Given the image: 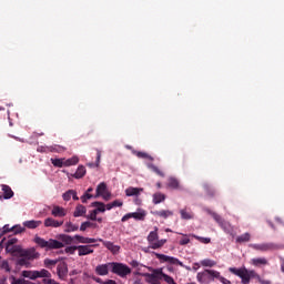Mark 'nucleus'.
<instances>
[{"instance_id": "nucleus-1", "label": "nucleus", "mask_w": 284, "mask_h": 284, "mask_svg": "<svg viewBox=\"0 0 284 284\" xmlns=\"http://www.w3.org/2000/svg\"><path fill=\"white\" fill-rule=\"evenodd\" d=\"M229 272H231V274H234L235 276H239L242 284H250V281H252V278H256V281H258L261 284H272V282L261 278V275H258L256 271L247 270L245 266L240 268L230 267Z\"/></svg>"}, {"instance_id": "nucleus-2", "label": "nucleus", "mask_w": 284, "mask_h": 284, "mask_svg": "<svg viewBox=\"0 0 284 284\" xmlns=\"http://www.w3.org/2000/svg\"><path fill=\"white\" fill-rule=\"evenodd\" d=\"M215 278L222 284H232L230 280L221 276V272L219 271L206 268L203 272H199L196 275V280L199 283H210V281H214Z\"/></svg>"}, {"instance_id": "nucleus-3", "label": "nucleus", "mask_w": 284, "mask_h": 284, "mask_svg": "<svg viewBox=\"0 0 284 284\" xmlns=\"http://www.w3.org/2000/svg\"><path fill=\"white\" fill-rule=\"evenodd\" d=\"M204 212H206V214H209L210 216H212V219H214V221L217 223V225H220V227L223 230V232H225V234H230L231 236H234V226H232L230 222L224 221L223 217L219 215V213L210 209H205Z\"/></svg>"}, {"instance_id": "nucleus-4", "label": "nucleus", "mask_w": 284, "mask_h": 284, "mask_svg": "<svg viewBox=\"0 0 284 284\" xmlns=\"http://www.w3.org/2000/svg\"><path fill=\"white\" fill-rule=\"evenodd\" d=\"M150 250H161L165 243L166 239L159 240V227L155 226L154 231H151L146 237Z\"/></svg>"}, {"instance_id": "nucleus-5", "label": "nucleus", "mask_w": 284, "mask_h": 284, "mask_svg": "<svg viewBox=\"0 0 284 284\" xmlns=\"http://www.w3.org/2000/svg\"><path fill=\"white\" fill-rule=\"evenodd\" d=\"M149 272L152 273H141V272H135L136 276H144L146 283L149 284H160L161 282V274H163V268H152L148 267Z\"/></svg>"}, {"instance_id": "nucleus-6", "label": "nucleus", "mask_w": 284, "mask_h": 284, "mask_svg": "<svg viewBox=\"0 0 284 284\" xmlns=\"http://www.w3.org/2000/svg\"><path fill=\"white\" fill-rule=\"evenodd\" d=\"M33 241L39 247H47V250H61L64 247L63 243L58 240L50 239L45 241L43 237L36 236Z\"/></svg>"}, {"instance_id": "nucleus-7", "label": "nucleus", "mask_w": 284, "mask_h": 284, "mask_svg": "<svg viewBox=\"0 0 284 284\" xmlns=\"http://www.w3.org/2000/svg\"><path fill=\"white\" fill-rule=\"evenodd\" d=\"M110 270L112 274H116L121 278H125L128 274H132V268H130V266L119 262H111Z\"/></svg>"}, {"instance_id": "nucleus-8", "label": "nucleus", "mask_w": 284, "mask_h": 284, "mask_svg": "<svg viewBox=\"0 0 284 284\" xmlns=\"http://www.w3.org/2000/svg\"><path fill=\"white\" fill-rule=\"evenodd\" d=\"M20 258H27L29 261H37V258H40L41 253L37 252V248L30 247V248H23L20 247V253L18 255Z\"/></svg>"}, {"instance_id": "nucleus-9", "label": "nucleus", "mask_w": 284, "mask_h": 284, "mask_svg": "<svg viewBox=\"0 0 284 284\" xmlns=\"http://www.w3.org/2000/svg\"><path fill=\"white\" fill-rule=\"evenodd\" d=\"M91 207H95L93 211H90V214L87 215L89 221H97V215L99 212H105V204L103 202H93L91 203Z\"/></svg>"}, {"instance_id": "nucleus-10", "label": "nucleus", "mask_w": 284, "mask_h": 284, "mask_svg": "<svg viewBox=\"0 0 284 284\" xmlns=\"http://www.w3.org/2000/svg\"><path fill=\"white\" fill-rule=\"evenodd\" d=\"M145 216H148V213L144 210H140L139 212L126 213L121 219V222L125 223V221H130V219H134L135 221H145Z\"/></svg>"}, {"instance_id": "nucleus-11", "label": "nucleus", "mask_w": 284, "mask_h": 284, "mask_svg": "<svg viewBox=\"0 0 284 284\" xmlns=\"http://www.w3.org/2000/svg\"><path fill=\"white\" fill-rule=\"evenodd\" d=\"M251 247L257 252H274V250H278V245L274 243L253 244Z\"/></svg>"}, {"instance_id": "nucleus-12", "label": "nucleus", "mask_w": 284, "mask_h": 284, "mask_svg": "<svg viewBox=\"0 0 284 284\" xmlns=\"http://www.w3.org/2000/svg\"><path fill=\"white\" fill-rule=\"evenodd\" d=\"M99 247V244H87L78 246V256H88L89 254H94V248Z\"/></svg>"}, {"instance_id": "nucleus-13", "label": "nucleus", "mask_w": 284, "mask_h": 284, "mask_svg": "<svg viewBox=\"0 0 284 284\" xmlns=\"http://www.w3.org/2000/svg\"><path fill=\"white\" fill-rule=\"evenodd\" d=\"M57 274L61 281H65L68 278V263L60 262L57 266Z\"/></svg>"}, {"instance_id": "nucleus-14", "label": "nucleus", "mask_w": 284, "mask_h": 284, "mask_svg": "<svg viewBox=\"0 0 284 284\" xmlns=\"http://www.w3.org/2000/svg\"><path fill=\"white\" fill-rule=\"evenodd\" d=\"M110 265H112V262L98 265L95 267V274H98V276H108V274H110Z\"/></svg>"}, {"instance_id": "nucleus-15", "label": "nucleus", "mask_w": 284, "mask_h": 284, "mask_svg": "<svg viewBox=\"0 0 284 284\" xmlns=\"http://www.w3.org/2000/svg\"><path fill=\"white\" fill-rule=\"evenodd\" d=\"M156 258H159V261H161V263H170L171 265H176L179 263V258L176 257H172V256H168L165 254H161V253H154Z\"/></svg>"}, {"instance_id": "nucleus-16", "label": "nucleus", "mask_w": 284, "mask_h": 284, "mask_svg": "<svg viewBox=\"0 0 284 284\" xmlns=\"http://www.w3.org/2000/svg\"><path fill=\"white\" fill-rule=\"evenodd\" d=\"M98 241L102 243L106 247V250L110 251L111 254H116L121 250V246L114 245V243L110 241H105L103 239H99Z\"/></svg>"}, {"instance_id": "nucleus-17", "label": "nucleus", "mask_w": 284, "mask_h": 284, "mask_svg": "<svg viewBox=\"0 0 284 284\" xmlns=\"http://www.w3.org/2000/svg\"><path fill=\"white\" fill-rule=\"evenodd\" d=\"M151 214L153 216H159V219H170L171 216H174V211L170 210H160V211H151Z\"/></svg>"}, {"instance_id": "nucleus-18", "label": "nucleus", "mask_w": 284, "mask_h": 284, "mask_svg": "<svg viewBox=\"0 0 284 284\" xmlns=\"http://www.w3.org/2000/svg\"><path fill=\"white\" fill-rule=\"evenodd\" d=\"M105 190H108V185L105 184V182L100 183L97 186V193L94 195V199H99V196H103V199L108 201L110 199V195H103L105 194Z\"/></svg>"}, {"instance_id": "nucleus-19", "label": "nucleus", "mask_w": 284, "mask_h": 284, "mask_svg": "<svg viewBox=\"0 0 284 284\" xmlns=\"http://www.w3.org/2000/svg\"><path fill=\"white\" fill-rule=\"evenodd\" d=\"M180 215H181L182 221L194 220V212H192V209H190L187 206L180 210Z\"/></svg>"}, {"instance_id": "nucleus-20", "label": "nucleus", "mask_w": 284, "mask_h": 284, "mask_svg": "<svg viewBox=\"0 0 284 284\" xmlns=\"http://www.w3.org/2000/svg\"><path fill=\"white\" fill-rule=\"evenodd\" d=\"M52 216H54L55 219H63V216H67L68 211L59 205H54L52 211H51Z\"/></svg>"}, {"instance_id": "nucleus-21", "label": "nucleus", "mask_w": 284, "mask_h": 284, "mask_svg": "<svg viewBox=\"0 0 284 284\" xmlns=\"http://www.w3.org/2000/svg\"><path fill=\"white\" fill-rule=\"evenodd\" d=\"M251 265L254 267H265V265H270V262L265 257H254L251 260Z\"/></svg>"}, {"instance_id": "nucleus-22", "label": "nucleus", "mask_w": 284, "mask_h": 284, "mask_svg": "<svg viewBox=\"0 0 284 284\" xmlns=\"http://www.w3.org/2000/svg\"><path fill=\"white\" fill-rule=\"evenodd\" d=\"M63 221L54 220L53 217H47L44 220V227H61Z\"/></svg>"}, {"instance_id": "nucleus-23", "label": "nucleus", "mask_w": 284, "mask_h": 284, "mask_svg": "<svg viewBox=\"0 0 284 284\" xmlns=\"http://www.w3.org/2000/svg\"><path fill=\"white\" fill-rule=\"evenodd\" d=\"M43 222L40 220H29L23 222V226L27 227L28 230H37V227H40Z\"/></svg>"}, {"instance_id": "nucleus-24", "label": "nucleus", "mask_w": 284, "mask_h": 284, "mask_svg": "<svg viewBox=\"0 0 284 284\" xmlns=\"http://www.w3.org/2000/svg\"><path fill=\"white\" fill-rule=\"evenodd\" d=\"M20 250H21V245H12V244L6 245V252L8 254H12L13 256H19Z\"/></svg>"}, {"instance_id": "nucleus-25", "label": "nucleus", "mask_w": 284, "mask_h": 284, "mask_svg": "<svg viewBox=\"0 0 284 284\" xmlns=\"http://www.w3.org/2000/svg\"><path fill=\"white\" fill-rule=\"evenodd\" d=\"M87 212H88V209L83 206V204H78L73 212V216L74 219H79V216H85Z\"/></svg>"}, {"instance_id": "nucleus-26", "label": "nucleus", "mask_w": 284, "mask_h": 284, "mask_svg": "<svg viewBox=\"0 0 284 284\" xmlns=\"http://www.w3.org/2000/svg\"><path fill=\"white\" fill-rule=\"evenodd\" d=\"M1 187L3 192V199H12V196H14V192L10 186H8L7 184H2Z\"/></svg>"}, {"instance_id": "nucleus-27", "label": "nucleus", "mask_w": 284, "mask_h": 284, "mask_svg": "<svg viewBox=\"0 0 284 284\" xmlns=\"http://www.w3.org/2000/svg\"><path fill=\"white\" fill-rule=\"evenodd\" d=\"M141 192H143V189L132 187V186H130L125 190V194L128 196H139V194H141Z\"/></svg>"}, {"instance_id": "nucleus-28", "label": "nucleus", "mask_w": 284, "mask_h": 284, "mask_svg": "<svg viewBox=\"0 0 284 284\" xmlns=\"http://www.w3.org/2000/svg\"><path fill=\"white\" fill-rule=\"evenodd\" d=\"M85 166L79 165L75 173L73 174V179H83L85 176Z\"/></svg>"}, {"instance_id": "nucleus-29", "label": "nucleus", "mask_w": 284, "mask_h": 284, "mask_svg": "<svg viewBox=\"0 0 284 284\" xmlns=\"http://www.w3.org/2000/svg\"><path fill=\"white\" fill-rule=\"evenodd\" d=\"M89 227H93V230H97V227H99V225L97 223L90 222V221L83 222L80 225V232H85V230H88Z\"/></svg>"}, {"instance_id": "nucleus-30", "label": "nucleus", "mask_w": 284, "mask_h": 284, "mask_svg": "<svg viewBox=\"0 0 284 284\" xmlns=\"http://www.w3.org/2000/svg\"><path fill=\"white\" fill-rule=\"evenodd\" d=\"M165 201V194L161 192H156L153 194V203L154 205H159V203H163Z\"/></svg>"}, {"instance_id": "nucleus-31", "label": "nucleus", "mask_w": 284, "mask_h": 284, "mask_svg": "<svg viewBox=\"0 0 284 284\" xmlns=\"http://www.w3.org/2000/svg\"><path fill=\"white\" fill-rule=\"evenodd\" d=\"M64 232H67L68 234H70V232H78L79 231V225L77 224H72V222H67L64 224Z\"/></svg>"}, {"instance_id": "nucleus-32", "label": "nucleus", "mask_w": 284, "mask_h": 284, "mask_svg": "<svg viewBox=\"0 0 284 284\" xmlns=\"http://www.w3.org/2000/svg\"><path fill=\"white\" fill-rule=\"evenodd\" d=\"M252 235L250 233H244L236 237V243H250Z\"/></svg>"}, {"instance_id": "nucleus-33", "label": "nucleus", "mask_w": 284, "mask_h": 284, "mask_svg": "<svg viewBox=\"0 0 284 284\" xmlns=\"http://www.w3.org/2000/svg\"><path fill=\"white\" fill-rule=\"evenodd\" d=\"M60 241H62V243H65V245H72V243H74V236H70V235H65L62 234L60 235Z\"/></svg>"}, {"instance_id": "nucleus-34", "label": "nucleus", "mask_w": 284, "mask_h": 284, "mask_svg": "<svg viewBox=\"0 0 284 284\" xmlns=\"http://www.w3.org/2000/svg\"><path fill=\"white\" fill-rule=\"evenodd\" d=\"M168 187H171V190H179V180H176V178H170Z\"/></svg>"}, {"instance_id": "nucleus-35", "label": "nucleus", "mask_w": 284, "mask_h": 284, "mask_svg": "<svg viewBox=\"0 0 284 284\" xmlns=\"http://www.w3.org/2000/svg\"><path fill=\"white\" fill-rule=\"evenodd\" d=\"M149 170H152V172H154L155 174H158V176H165V173H163V171H161V169H159L156 165L150 163L148 164Z\"/></svg>"}, {"instance_id": "nucleus-36", "label": "nucleus", "mask_w": 284, "mask_h": 284, "mask_svg": "<svg viewBox=\"0 0 284 284\" xmlns=\"http://www.w3.org/2000/svg\"><path fill=\"white\" fill-rule=\"evenodd\" d=\"M200 263L202 267H214L216 265V262L210 258L202 260Z\"/></svg>"}, {"instance_id": "nucleus-37", "label": "nucleus", "mask_w": 284, "mask_h": 284, "mask_svg": "<svg viewBox=\"0 0 284 284\" xmlns=\"http://www.w3.org/2000/svg\"><path fill=\"white\" fill-rule=\"evenodd\" d=\"M23 276L31 278V281H36V278H39V271L24 272Z\"/></svg>"}, {"instance_id": "nucleus-38", "label": "nucleus", "mask_w": 284, "mask_h": 284, "mask_svg": "<svg viewBox=\"0 0 284 284\" xmlns=\"http://www.w3.org/2000/svg\"><path fill=\"white\" fill-rule=\"evenodd\" d=\"M39 278H52V273L50 271L42 268L41 271H38Z\"/></svg>"}, {"instance_id": "nucleus-39", "label": "nucleus", "mask_w": 284, "mask_h": 284, "mask_svg": "<svg viewBox=\"0 0 284 284\" xmlns=\"http://www.w3.org/2000/svg\"><path fill=\"white\" fill-rule=\"evenodd\" d=\"M57 263H59V260L45 258L44 260V267H47L48 270H52V267H54L57 265Z\"/></svg>"}, {"instance_id": "nucleus-40", "label": "nucleus", "mask_w": 284, "mask_h": 284, "mask_svg": "<svg viewBox=\"0 0 284 284\" xmlns=\"http://www.w3.org/2000/svg\"><path fill=\"white\" fill-rule=\"evenodd\" d=\"M192 239H195L200 243H203L204 245H207L209 243H212V240L210 237H201L199 235L191 234Z\"/></svg>"}, {"instance_id": "nucleus-41", "label": "nucleus", "mask_w": 284, "mask_h": 284, "mask_svg": "<svg viewBox=\"0 0 284 284\" xmlns=\"http://www.w3.org/2000/svg\"><path fill=\"white\" fill-rule=\"evenodd\" d=\"M101 163V151L100 150H97V160H95V163H89V168H99Z\"/></svg>"}, {"instance_id": "nucleus-42", "label": "nucleus", "mask_w": 284, "mask_h": 284, "mask_svg": "<svg viewBox=\"0 0 284 284\" xmlns=\"http://www.w3.org/2000/svg\"><path fill=\"white\" fill-rule=\"evenodd\" d=\"M77 163H79V159L73 156L64 161V166L70 168V165H77Z\"/></svg>"}, {"instance_id": "nucleus-43", "label": "nucleus", "mask_w": 284, "mask_h": 284, "mask_svg": "<svg viewBox=\"0 0 284 284\" xmlns=\"http://www.w3.org/2000/svg\"><path fill=\"white\" fill-rule=\"evenodd\" d=\"M162 278L165 281V283L168 284H178L176 282H174V278L165 273H163L162 271V274H161V281Z\"/></svg>"}, {"instance_id": "nucleus-44", "label": "nucleus", "mask_w": 284, "mask_h": 284, "mask_svg": "<svg viewBox=\"0 0 284 284\" xmlns=\"http://www.w3.org/2000/svg\"><path fill=\"white\" fill-rule=\"evenodd\" d=\"M49 152H59V153L65 152V148L59 144H55V145L49 146Z\"/></svg>"}, {"instance_id": "nucleus-45", "label": "nucleus", "mask_w": 284, "mask_h": 284, "mask_svg": "<svg viewBox=\"0 0 284 284\" xmlns=\"http://www.w3.org/2000/svg\"><path fill=\"white\" fill-rule=\"evenodd\" d=\"M51 163L54 168H63V165H65V161L61 159H51Z\"/></svg>"}, {"instance_id": "nucleus-46", "label": "nucleus", "mask_w": 284, "mask_h": 284, "mask_svg": "<svg viewBox=\"0 0 284 284\" xmlns=\"http://www.w3.org/2000/svg\"><path fill=\"white\" fill-rule=\"evenodd\" d=\"M136 156L139 159H149V161H154V158H152L150 154L145 153V152H136Z\"/></svg>"}, {"instance_id": "nucleus-47", "label": "nucleus", "mask_w": 284, "mask_h": 284, "mask_svg": "<svg viewBox=\"0 0 284 284\" xmlns=\"http://www.w3.org/2000/svg\"><path fill=\"white\" fill-rule=\"evenodd\" d=\"M204 190H205L207 196H215L216 195V191L214 189H211V186L207 185V184L204 185Z\"/></svg>"}, {"instance_id": "nucleus-48", "label": "nucleus", "mask_w": 284, "mask_h": 284, "mask_svg": "<svg viewBox=\"0 0 284 284\" xmlns=\"http://www.w3.org/2000/svg\"><path fill=\"white\" fill-rule=\"evenodd\" d=\"M11 284H26V280L14 277V275H11L10 277Z\"/></svg>"}, {"instance_id": "nucleus-49", "label": "nucleus", "mask_w": 284, "mask_h": 284, "mask_svg": "<svg viewBox=\"0 0 284 284\" xmlns=\"http://www.w3.org/2000/svg\"><path fill=\"white\" fill-rule=\"evenodd\" d=\"M11 230H13V234H21L22 232H26V229L22 227L21 225H16L11 227Z\"/></svg>"}, {"instance_id": "nucleus-50", "label": "nucleus", "mask_w": 284, "mask_h": 284, "mask_svg": "<svg viewBox=\"0 0 284 284\" xmlns=\"http://www.w3.org/2000/svg\"><path fill=\"white\" fill-rule=\"evenodd\" d=\"M73 192H74V190H69L65 193H63V195H62L63 201H70V199H72Z\"/></svg>"}, {"instance_id": "nucleus-51", "label": "nucleus", "mask_w": 284, "mask_h": 284, "mask_svg": "<svg viewBox=\"0 0 284 284\" xmlns=\"http://www.w3.org/2000/svg\"><path fill=\"white\" fill-rule=\"evenodd\" d=\"M182 236H184L182 240H180V245H187L190 243V237L187 236H192V234L187 235V234H182Z\"/></svg>"}, {"instance_id": "nucleus-52", "label": "nucleus", "mask_w": 284, "mask_h": 284, "mask_svg": "<svg viewBox=\"0 0 284 284\" xmlns=\"http://www.w3.org/2000/svg\"><path fill=\"white\" fill-rule=\"evenodd\" d=\"M1 270H4L6 272H11L10 268V263H8V261H2L1 265H0Z\"/></svg>"}, {"instance_id": "nucleus-53", "label": "nucleus", "mask_w": 284, "mask_h": 284, "mask_svg": "<svg viewBox=\"0 0 284 284\" xmlns=\"http://www.w3.org/2000/svg\"><path fill=\"white\" fill-rule=\"evenodd\" d=\"M73 241H78V243H83L85 245L87 243V237L82 235H74Z\"/></svg>"}, {"instance_id": "nucleus-54", "label": "nucleus", "mask_w": 284, "mask_h": 284, "mask_svg": "<svg viewBox=\"0 0 284 284\" xmlns=\"http://www.w3.org/2000/svg\"><path fill=\"white\" fill-rule=\"evenodd\" d=\"M28 261H30V260H27L26 257H21L18 260V265H21V266L29 265Z\"/></svg>"}, {"instance_id": "nucleus-55", "label": "nucleus", "mask_w": 284, "mask_h": 284, "mask_svg": "<svg viewBox=\"0 0 284 284\" xmlns=\"http://www.w3.org/2000/svg\"><path fill=\"white\" fill-rule=\"evenodd\" d=\"M78 246H69L65 248V253L67 254H74V252H77Z\"/></svg>"}, {"instance_id": "nucleus-56", "label": "nucleus", "mask_w": 284, "mask_h": 284, "mask_svg": "<svg viewBox=\"0 0 284 284\" xmlns=\"http://www.w3.org/2000/svg\"><path fill=\"white\" fill-rule=\"evenodd\" d=\"M42 283L43 284H59L57 281H54V280H52L50 277L43 278Z\"/></svg>"}, {"instance_id": "nucleus-57", "label": "nucleus", "mask_w": 284, "mask_h": 284, "mask_svg": "<svg viewBox=\"0 0 284 284\" xmlns=\"http://www.w3.org/2000/svg\"><path fill=\"white\" fill-rule=\"evenodd\" d=\"M111 204L113 205V207H123V202L121 200H115L111 202Z\"/></svg>"}, {"instance_id": "nucleus-58", "label": "nucleus", "mask_w": 284, "mask_h": 284, "mask_svg": "<svg viewBox=\"0 0 284 284\" xmlns=\"http://www.w3.org/2000/svg\"><path fill=\"white\" fill-rule=\"evenodd\" d=\"M8 232H13L12 227H10L9 224H6L3 227H2V234H8Z\"/></svg>"}, {"instance_id": "nucleus-59", "label": "nucleus", "mask_w": 284, "mask_h": 284, "mask_svg": "<svg viewBox=\"0 0 284 284\" xmlns=\"http://www.w3.org/2000/svg\"><path fill=\"white\" fill-rule=\"evenodd\" d=\"M18 241L19 240H17L16 237H12V239L8 240L7 245H17Z\"/></svg>"}, {"instance_id": "nucleus-60", "label": "nucleus", "mask_w": 284, "mask_h": 284, "mask_svg": "<svg viewBox=\"0 0 284 284\" xmlns=\"http://www.w3.org/2000/svg\"><path fill=\"white\" fill-rule=\"evenodd\" d=\"M97 239H92V237H87V242L85 245H91L90 243H97Z\"/></svg>"}, {"instance_id": "nucleus-61", "label": "nucleus", "mask_w": 284, "mask_h": 284, "mask_svg": "<svg viewBox=\"0 0 284 284\" xmlns=\"http://www.w3.org/2000/svg\"><path fill=\"white\" fill-rule=\"evenodd\" d=\"M38 152H50V146H49V148L39 146V148H38Z\"/></svg>"}, {"instance_id": "nucleus-62", "label": "nucleus", "mask_w": 284, "mask_h": 284, "mask_svg": "<svg viewBox=\"0 0 284 284\" xmlns=\"http://www.w3.org/2000/svg\"><path fill=\"white\" fill-rule=\"evenodd\" d=\"M83 195L87 197V201H90V199H94V195H92V193H84Z\"/></svg>"}, {"instance_id": "nucleus-63", "label": "nucleus", "mask_w": 284, "mask_h": 284, "mask_svg": "<svg viewBox=\"0 0 284 284\" xmlns=\"http://www.w3.org/2000/svg\"><path fill=\"white\" fill-rule=\"evenodd\" d=\"M102 284H116V281L114 280H108L105 282H102Z\"/></svg>"}, {"instance_id": "nucleus-64", "label": "nucleus", "mask_w": 284, "mask_h": 284, "mask_svg": "<svg viewBox=\"0 0 284 284\" xmlns=\"http://www.w3.org/2000/svg\"><path fill=\"white\" fill-rule=\"evenodd\" d=\"M281 270L284 273V258L283 257H281Z\"/></svg>"}]
</instances>
